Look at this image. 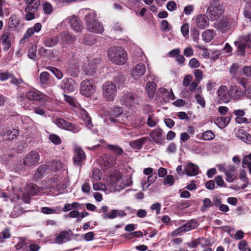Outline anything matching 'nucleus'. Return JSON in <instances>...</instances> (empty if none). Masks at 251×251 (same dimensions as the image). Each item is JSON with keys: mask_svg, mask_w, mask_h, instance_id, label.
<instances>
[{"mask_svg": "<svg viewBox=\"0 0 251 251\" xmlns=\"http://www.w3.org/2000/svg\"><path fill=\"white\" fill-rule=\"evenodd\" d=\"M103 97L107 101H113L117 94V87L114 83L107 81L102 85Z\"/></svg>", "mask_w": 251, "mask_h": 251, "instance_id": "obj_5", "label": "nucleus"}, {"mask_svg": "<svg viewBox=\"0 0 251 251\" xmlns=\"http://www.w3.org/2000/svg\"><path fill=\"white\" fill-rule=\"evenodd\" d=\"M195 98L196 99L197 102L201 105L202 107H205V102L204 98L201 96L200 94H197L195 95Z\"/></svg>", "mask_w": 251, "mask_h": 251, "instance_id": "obj_63", "label": "nucleus"}, {"mask_svg": "<svg viewBox=\"0 0 251 251\" xmlns=\"http://www.w3.org/2000/svg\"><path fill=\"white\" fill-rule=\"evenodd\" d=\"M10 33L8 32H5L1 37V40L3 46V50L7 51L11 47V42L9 40Z\"/></svg>", "mask_w": 251, "mask_h": 251, "instance_id": "obj_27", "label": "nucleus"}, {"mask_svg": "<svg viewBox=\"0 0 251 251\" xmlns=\"http://www.w3.org/2000/svg\"><path fill=\"white\" fill-rule=\"evenodd\" d=\"M86 28L90 32L101 34L104 30L102 24L96 19L94 11H90L85 17Z\"/></svg>", "mask_w": 251, "mask_h": 251, "instance_id": "obj_1", "label": "nucleus"}, {"mask_svg": "<svg viewBox=\"0 0 251 251\" xmlns=\"http://www.w3.org/2000/svg\"><path fill=\"white\" fill-rule=\"evenodd\" d=\"M140 100V98L132 93L125 94L122 99V102L127 106L138 105L139 104Z\"/></svg>", "mask_w": 251, "mask_h": 251, "instance_id": "obj_9", "label": "nucleus"}, {"mask_svg": "<svg viewBox=\"0 0 251 251\" xmlns=\"http://www.w3.org/2000/svg\"><path fill=\"white\" fill-rule=\"evenodd\" d=\"M246 47V44L238 45L237 49V55L238 56H243L245 53Z\"/></svg>", "mask_w": 251, "mask_h": 251, "instance_id": "obj_44", "label": "nucleus"}, {"mask_svg": "<svg viewBox=\"0 0 251 251\" xmlns=\"http://www.w3.org/2000/svg\"><path fill=\"white\" fill-rule=\"evenodd\" d=\"M27 55L29 58L35 60L36 58V47H31L28 50Z\"/></svg>", "mask_w": 251, "mask_h": 251, "instance_id": "obj_50", "label": "nucleus"}, {"mask_svg": "<svg viewBox=\"0 0 251 251\" xmlns=\"http://www.w3.org/2000/svg\"><path fill=\"white\" fill-rule=\"evenodd\" d=\"M146 71L145 65L143 63H139L132 69V77L134 79H138L145 74Z\"/></svg>", "mask_w": 251, "mask_h": 251, "instance_id": "obj_16", "label": "nucleus"}, {"mask_svg": "<svg viewBox=\"0 0 251 251\" xmlns=\"http://www.w3.org/2000/svg\"><path fill=\"white\" fill-rule=\"evenodd\" d=\"M59 180L58 176H53L51 177L48 183L50 186V188H54L55 187H57V182Z\"/></svg>", "mask_w": 251, "mask_h": 251, "instance_id": "obj_56", "label": "nucleus"}, {"mask_svg": "<svg viewBox=\"0 0 251 251\" xmlns=\"http://www.w3.org/2000/svg\"><path fill=\"white\" fill-rule=\"evenodd\" d=\"M48 69L58 79L63 77V73L59 69L53 67H48Z\"/></svg>", "mask_w": 251, "mask_h": 251, "instance_id": "obj_41", "label": "nucleus"}, {"mask_svg": "<svg viewBox=\"0 0 251 251\" xmlns=\"http://www.w3.org/2000/svg\"><path fill=\"white\" fill-rule=\"evenodd\" d=\"M212 203L210 200L208 198L205 199L203 201V205L201 207L202 211H205L208 207H211Z\"/></svg>", "mask_w": 251, "mask_h": 251, "instance_id": "obj_54", "label": "nucleus"}, {"mask_svg": "<svg viewBox=\"0 0 251 251\" xmlns=\"http://www.w3.org/2000/svg\"><path fill=\"white\" fill-rule=\"evenodd\" d=\"M215 134L211 130H207L202 133V139L206 141H210L215 138Z\"/></svg>", "mask_w": 251, "mask_h": 251, "instance_id": "obj_42", "label": "nucleus"}, {"mask_svg": "<svg viewBox=\"0 0 251 251\" xmlns=\"http://www.w3.org/2000/svg\"><path fill=\"white\" fill-rule=\"evenodd\" d=\"M11 234L9 229L8 228L4 229L0 233V243H3L5 239L9 238Z\"/></svg>", "mask_w": 251, "mask_h": 251, "instance_id": "obj_39", "label": "nucleus"}, {"mask_svg": "<svg viewBox=\"0 0 251 251\" xmlns=\"http://www.w3.org/2000/svg\"><path fill=\"white\" fill-rule=\"evenodd\" d=\"M107 149L118 155L122 154L124 152L123 150L117 145H108Z\"/></svg>", "mask_w": 251, "mask_h": 251, "instance_id": "obj_40", "label": "nucleus"}, {"mask_svg": "<svg viewBox=\"0 0 251 251\" xmlns=\"http://www.w3.org/2000/svg\"><path fill=\"white\" fill-rule=\"evenodd\" d=\"M191 36L194 42L198 43L199 40V36L200 35V31L195 27L193 28L191 30Z\"/></svg>", "mask_w": 251, "mask_h": 251, "instance_id": "obj_53", "label": "nucleus"}, {"mask_svg": "<svg viewBox=\"0 0 251 251\" xmlns=\"http://www.w3.org/2000/svg\"><path fill=\"white\" fill-rule=\"evenodd\" d=\"M236 24L232 19L223 18L214 24V27L223 33H225L235 26Z\"/></svg>", "mask_w": 251, "mask_h": 251, "instance_id": "obj_6", "label": "nucleus"}, {"mask_svg": "<svg viewBox=\"0 0 251 251\" xmlns=\"http://www.w3.org/2000/svg\"><path fill=\"white\" fill-rule=\"evenodd\" d=\"M108 56L110 61L117 65H123L127 60V54L121 47H114L109 49Z\"/></svg>", "mask_w": 251, "mask_h": 251, "instance_id": "obj_2", "label": "nucleus"}, {"mask_svg": "<svg viewBox=\"0 0 251 251\" xmlns=\"http://www.w3.org/2000/svg\"><path fill=\"white\" fill-rule=\"evenodd\" d=\"M198 226V222L194 220H191L189 222L182 226L184 232L189 231L196 228Z\"/></svg>", "mask_w": 251, "mask_h": 251, "instance_id": "obj_34", "label": "nucleus"}, {"mask_svg": "<svg viewBox=\"0 0 251 251\" xmlns=\"http://www.w3.org/2000/svg\"><path fill=\"white\" fill-rule=\"evenodd\" d=\"M36 189H25V191H23L22 190L20 191L19 193L15 195L10 200L12 202L20 203L19 201L21 200V196L22 199L25 203H29L31 197L34 196L35 192H34Z\"/></svg>", "mask_w": 251, "mask_h": 251, "instance_id": "obj_7", "label": "nucleus"}, {"mask_svg": "<svg viewBox=\"0 0 251 251\" xmlns=\"http://www.w3.org/2000/svg\"><path fill=\"white\" fill-rule=\"evenodd\" d=\"M100 62V58H95L89 61L88 64L85 67L84 71L86 75H93L97 69V65Z\"/></svg>", "mask_w": 251, "mask_h": 251, "instance_id": "obj_15", "label": "nucleus"}, {"mask_svg": "<svg viewBox=\"0 0 251 251\" xmlns=\"http://www.w3.org/2000/svg\"><path fill=\"white\" fill-rule=\"evenodd\" d=\"M70 233H71V231H64L61 232L56 237V242L58 244H62L68 241L70 239Z\"/></svg>", "mask_w": 251, "mask_h": 251, "instance_id": "obj_31", "label": "nucleus"}, {"mask_svg": "<svg viewBox=\"0 0 251 251\" xmlns=\"http://www.w3.org/2000/svg\"><path fill=\"white\" fill-rule=\"evenodd\" d=\"M184 171L187 176H195L199 174V168L197 165L190 162L186 165Z\"/></svg>", "mask_w": 251, "mask_h": 251, "instance_id": "obj_25", "label": "nucleus"}, {"mask_svg": "<svg viewBox=\"0 0 251 251\" xmlns=\"http://www.w3.org/2000/svg\"><path fill=\"white\" fill-rule=\"evenodd\" d=\"M114 81L117 83L118 86L123 85L126 80L125 76L122 74L117 75L114 78Z\"/></svg>", "mask_w": 251, "mask_h": 251, "instance_id": "obj_49", "label": "nucleus"}, {"mask_svg": "<svg viewBox=\"0 0 251 251\" xmlns=\"http://www.w3.org/2000/svg\"><path fill=\"white\" fill-rule=\"evenodd\" d=\"M231 99L234 100H239L245 97L244 89L237 85H230L229 87Z\"/></svg>", "mask_w": 251, "mask_h": 251, "instance_id": "obj_11", "label": "nucleus"}, {"mask_svg": "<svg viewBox=\"0 0 251 251\" xmlns=\"http://www.w3.org/2000/svg\"><path fill=\"white\" fill-rule=\"evenodd\" d=\"M230 119L231 118L229 116L226 117H219L215 120V123L219 128H224L229 123Z\"/></svg>", "mask_w": 251, "mask_h": 251, "instance_id": "obj_30", "label": "nucleus"}, {"mask_svg": "<svg viewBox=\"0 0 251 251\" xmlns=\"http://www.w3.org/2000/svg\"><path fill=\"white\" fill-rule=\"evenodd\" d=\"M27 4L25 8V12L34 13L36 11L38 7L40 4V0H25Z\"/></svg>", "mask_w": 251, "mask_h": 251, "instance_id": "obj_24", "label": "nucleus"}, {"mask_svg": "<svg viewBox=\"0 0 251 251\" xmlns=\"http://www.w3.org/2000/svg\"><path fill=\"white\" fill-rule=\"evenodd\" d=\"M40 160V155L36 151H31L28 152L24 159V165L30 167L38 164Z\"/></svg>", "mask_w": 251, "mask_h": 251, "instance_id": "obj_8", "label": "nucleus"}, {"mask_svg": "<svg viewBox=\"0 0 251 251\" xmlns=\"http://www.w3.org/2000/svg\"><path fill=\"white\" fill-rule=\"evenodd\" d=\"M96 86L92 79L83 80L80 86V94L86 97H91L96 92Z\"/></svg>", "mask_w": 251, "mask_h": 251, "instance_id": "obj_4", "label": "nucleus"}, {"mask_svg": "<svg viewBox=\"0 0 251 251\" xmlns=\"http://www.w3.org/2000/svg\"><path fill=\"white\" fill-rule=\"evenodd\" d=\"M158 96L165 102H168L170 100H174V95L172 90L169 91L164 88H160L158 90Z\"/></svg>", "mask_w": 251, "mask_h": 251, "instance_id": "obj_20", "label": "nucleus"}, {"mask_svg": "<svg viewBox=\"0 0 251 251\" xmlns=\"http://www.w3.org/2000/svg\"><path fill=\"white\" fill-rule=\"evenodd\" d=\"M200 63L196 58H191L189 62V66L193 69L198 68L200 66Z\"/></svg>", "mask_w": 251, "mask_h": 251, "instance_id": "obj_55", "label": "nucleus"}, {"mask_svg": "<svg viewBox=\"0 0 251 251\" xmlns=\"http://www.w3.org/2000/svg\"><path fill=\"white\" fill-rule=\"evenodd\" d=\"M73 158L75 165L80 167L81 166L82 162L85 159V154L84 152L80 148H76Z\"/></svg>", "mask_w": 251, "mask_h": 251, "instance_id": "obj_18", "label": "nucleus"}, {"mask_svg": "<svg viewBox=\"0 0 251 251\" xmlns=\"http://www.w3.org/2000/svg\"><path fill=\"white\" fill-rule=\"evenodd\" d=\"M49 140L51 142L55 145H59L61 143V138L56 134H51L49 136Z\"/></svg>", "mask_w": 251, "mask_h": 251, "instance_id": "obj_47", "label": "nucleus"}, {"mask_svg": "<svg viewBox=\"0 0 251 251\" xmlns=\"http://www.w3.org/2000/svg\"><path fill=\"white\" fill-rule=\"evenodd\" d=\"M197 26L201 29H203L209 25V20L208 17L205 14H200L195 19Z\"/></svg>", "mask_w": 251, "mask_h": 251, "instance_id": "obj_19", "label": "nucleus"}, {"mask_svg": "<svg viewBox=\"0 0 251 251\" xmlns=\"http://www.w3.org/2000/svg\"><path fill=\"white\" fill-rule=\"evenodd\" d=\"M71 27L77 32H81L83 28L81 20L75 16L68 18Z\"/></svg>", "mask_w": 251, "mask_h": 251, "instance_id": "obj_17", "label": "nucleus"}, {"mask_svg": "<svg viewBox=\"0 0 251 251\" xmlns=\"http://www.w3.org/2000/svg\"><path fill=\"white\" fill-rule=\"evenodd\" d=\"M215 35L216 33L214 30L207 29L202 33V40L205 42H209Z\"/></svg>", "mask_w": 251, "mask_h": 251, "instance_id": "obj_33", "label": "nucleus"}, {"mask_svg": "<svg viewBox=\"0 0 251 251\" xmlns=\"http://www.w3.org/2000/svg\"><path fill=\"white\" fill-rule=\"evenodd\" d=\"M123 113V110L121 107H115L109 113V117L105 120L107 124H109V121L114 124L121 122L120 117Z\"/></svg>", "mask_w": 251, "mask_h": 251, "instance_id": "obj_10", "label": "nucleus"}, {"mask_svg": "<svg viewBox=\"0 0 251 251\" xmlns=\"http://www.w3.org/2000/svg\"><path fill=\"white\" fill-rule=\"evenodd\" d=\"M223 12V5L219 0L211 1L207 10V13L212 21L218 19Z\"/></svg>", "mask_w": 251, "mask_h": 251, "instance_id": "obj_3", "label": "nucleus"}, {"mask_svg": "<svg viewBox=\"0 0 251 251\" xmlns=\"http://www.w3.org/2000/svg\"><path fill=\"white\" fill-rule=\"evenodd\" d=\"M54 123L58 127L65 130L73 131L75 129L74 124L69 123L63 119L57 118L55 120Z\"/></svg>", "mask_w": 251, "mask_h": 251, "instance_id": "obj_21", "label": "nucleus"}, {"mask_svg": "<svg viewBox=\"0 0 251 251\" xmlns=\"http://www.w3.org/2000/svg\"><path fill=\"white\" fill-rule=\"evenodd\" d=\"M122 173L117 170L110 172L108 176L104 178L105 183L108 185H113L118 182L122 178Z\"/></svg>", "mask_w": 251, "mask_h": 251, "instance_id": "obj_12", "label": "nucleus"}, {"mask_svg": "<svg viewBox=\"0 0 251 251\" xmlns=\"http://www.w3.org/2000/svg\"><path fill=\"white\" fill-rule=\"evenodd\" d=\"M83 43L86 45H91L94 44L93 36L90 34L86 35L83 38Z\"/></svg>", "mask_w": 251, "mask_h": 251, "instance_id": "obj_52", "label": "nucleus"}, {"mask_svg": "<svg viewBox=\"0 0 251 251\" xmlns=\"http://www.w3.org/2000/svg\"><path fill=\"white\" fill-rule=\"evenodd\" d=\"M218 96L219 99L224 103H228L231 99L229 89L228 90L226 86L222 85L219 88Z\"/></svg>", "mask_w": 251, "mask_h": 251, "instance_id": "obj_14", "label": "nucleus"}, {"mask_svg": "<svg viewBox=\"0 0 251 251\" xmlns=\"http://www.w3.org/2000/svg\"><path fill=\"white\" fill-rule=\"evenodd\" d=\"M239 69V65L237 64H233L229 69V73L231 75V77L233 78H237V72Z\"/></svg>", "mask_w": 251, "mask_h": 251, "instance_id": "obj_43", "label": "nucleus"}, {"mask_svg": "<svg viewBox=\"0 0 251 251\" xmlns=\"http://www.w3.org/2000/svg\"><path fill=\"white\" fill-rule=\"evenodd\" d=\"M225 175L226 176V180L228 182H232L236 178V175L234 173L226 172Z\"/></svg>", "mask_w": 251, "mask_h": 251, "instance_id": "obj_64", "label": "nucleus"}, {"mask_svg": "<svg viewBox=\"0 0 251 251\" xmlns=\"http://www.w3.org/2000/svg\"><path fill=\"white\" fill-rule=\"evenodd\" d=\"M116 163V158L112 156L110 154H105L103 158V169L106 170L109 168L112 167Z\"/></svg>", "mask_w": 251, "mask_h": 251, "instance_id": "obj_23", "label": "nucleus"}, {"mask_svg": "<svg viewBox=\"0 0 251 251\" xmlns=\"http://www.w3.org/2000/svg\"><path fill=\"white\" fill-rule=\"evenodd\" d=\"M148 139V137H144L137 140L131 141L129 143V145L134 149L140 150Z\"/></svg>", "mask_w": 251, "mask_h": 251, "instance_id": "obj_28", "label": "nucleus"}, {"mask_svg": "<svg viewBox=\"0 0 251 251\" xmlns=\"http://www.w3.org/2000/svg\"><path fill=\"white\" fill-rule=\"evenodd\" d=\"M23 209L19 205H16L14 207L11 215L12 218H16L24 213Z\"/></svg>", "mask_w": 251, "mask_h": 251, "instance_id": "obj_38", "label": "nucleus"}, {"mask_svg": "<svg viewBox=\"0 0 251 251\" xmlns=\"http://www.w3.org/2000/svg\"><path fill=\"white\" fill-rule=\"evenodd\" d=\"M58 40L56 37H47L44 41V45L48 47H52L57 44Z\"/></svg>", "mask_w": 251, "mask_h": 251, "instance_id": "obj_35", "label": "nucleus"}, {"mask_svg": "<svg viewBox=\"0 0 251 251\" xmlns=\"http://www.w3.org/2000/svg\"><path fill=\"white\" fill-rule=\"evenodd\" d=\"M156 87L157 85L154 82L149 81L147 83L146 89L148 97L152 99L154 97Z\"/></svg>", "mask_w": 251, "mask_h": 251, "instance_id": "obj_29", "label": "nucleus"}, {"mask_svg": "<svg viewBox=\"0 0 251 251\" xmlns=\"http://www.w3.org/2000/svg\"><path fill=\"white\" fill-rule=\"evenodd\" d=\"M194 74L197 81L200 82L202 80L203 74L201 70L200 69H196L194 71Z\"/></svg>", "mask_w": 251, "mask_h": 251, "instance_id": "obj_58", "label": "nucleus"}, {"mask_svg": "<svg viewBox=\"0 0 251 251\" xmlns=\"http://www.w3.org/2000/svg\"><path fill=\"white\" fill-rule=\"evenodd\" d=\"M237 137L243 142L251 144V135L242 129L238 130Z\"/></svg>", "mask_w": 251, "mask_h": 251, "instance_id": "obj_32", "label": "nucleus"}, {"mask_svg": "<svg viewBox=\"0 0 251 251\" xmlns=\"http://www.w3.org/2000/svg\"><path fill=\"white\" fill-rule=\"evenodd\" d=\"M237 80L238 83L241 84L244 89L246 87V85L248 82V79L246 78L243 76H237V78H235Z\"/></svg>", "mask_w": 251, "mask_h": 251, "instance_id": "obj_61", "label": "nucleus"}, {"mask_svg": "<svg viewBox=\"0 0 251 251\" xmlns=\"http://www.w3.org/2000/svg\"><path fill=\"white\" fill-rule=\"evenodd\" d=\"M147 125L150 127H154L157 124V121L156 118L153 116V114L150 115L148 117L147 122Z\"/></svg>", "mask_w": 251, "mask_h": 251, "instance_id": "obj_51", "label": "nucleus"}, {"mask_svg": "<svg viewBox=\"0 0 251 251\" xmlns=\"http://www.w3.org/2000/svg\"><path fill=\"white\" fill-rule=\"evenodd\" d=\"M162 130L160 128L153 130L150 133V136L157 144L161 145L164 138L162 135Z\"/></svg>", "mask_w": 251, "mask_h": 251, "instance_id": "obj_22", "label": "nucleus"}, {"mask_svg": "<svg viewBox=\"0 0 251 251\" xmlns=\"http://www.w3.org/2000/svg\"><path fill=\"white\" fill-rule=\"evenodd\" d=\"M40 55L49 57L51 58L54 57L53 51L51 50L46 49L43 47L41 48L38 50Z\"/></svg>", "mask_w": 251, "mask_h": 251, "instance_id": "obj_36", "label": "nucleus"}, {"mask_svg": "<svg viewBox=\"0 0 251 251\" xmlns=\"http://www.w3.org/2000/svg\"><path fill=\"white\" fill-rule=\"evenodd\" d=\"M43 9L46 14H50L52 11V5L50 3L46 2L43 4Z\"/></svg>", "mask_w": 251, "mask_h": 251, "instance_id": "obj_62", "label": "nucleus"}, {"mask_svg": "<svg viewBox=\"0 0 251 251\" xmlns=\"http://www.w3.org/2000/svg\"><path fill=\"white\" fill-rule=\"evenodd\" d=\"M60 87L65 92H73L76 88V83L71 78H66L60 83Z\"/></svg>", "mask_w": 251, "mask_h": 251, "instance_id": "obj_13", "label": "nucleus"}, {"mask_svg": "<svg viewBox=\"0 0 251 251\" xmlns=\"http://www.w3.org/2000/svg\"><path fill=\"white\" fill-rule=\"evenodd\" d=\"M18 133L17 129L12 128V129H8L6 131L4 136H6V139L9 140H12L16 137Z\"/></svg>", "mask_w": 251, "mask_h": 251, "instance_id": "obj_37", "label": "nucleus"}, {"mask_svg": "<svg viewBox=\"0 0 251 251\" xmlns=\"http://www.w3.org/2000/svg\"><path fill=\"white\" fill-rule=\"evenodd\" d=\"M117 211L116 209H113L111 210L109 213H104L103 215V218L104 219H113L114 218H115L117 217Z\"/></svg>", "mask_w": 251, "mask_h": 251, "instance_id": "obj_46", "label": "nucleus"}, {"mask_svg": "<svg viewBox=\"0 0 251 251\" xmlns=\"http://www.w3.org/2000/svg\"><path fill=\"white\" fill-rule=\"evenodd\" d=\"M19 20L15 16H11L9 19V25L11 28H15L19 25Z\"/></svg>", "mask_w": 251, "mask_h": 251, "instance_id": "obj_48", "label": "nucleus"}, {"mask_svg": "<svg viewBox=\"0 0 251 251\" xmlns=\"http://www.w3.org/2000/svg\"><path fill=\"white\" fill-rule=\"evenodd\" d=\"M163 183L165 185L168 184L170 186L173 185L174 183V178L172 175L167 176L163 180Z\"/></svg>", "mask_w": 251, "mask_h": 251, "instance_id": "obj_60", "label": "nucleus"}, {"mask_svg": "<svg viewBox=\"0 0 251 251\" xmlns=\"http://www.w3.org/2000/svg\"><path fill=\"white\" fill-rule=\"evenodd\" d=\"M49 79V74L47 72H43L40 75V80L42 84H46Z\"/></svg>", "mask_w": 251, "mask_h": 251, "instance_id": "obj_45", "label": "nucleus"}, {"mask_svg": "<svg viewBox=\"0 0 251 251\" xmlns=\"http://www.w3.org/2000/svg\"><path fill=\"white\" fill-rule=\"evenodd\" d=\"M101 176H102V173L99 169H96L94 170L93 174H92V178L94 180H95L96 181L100 180L101 178Z\"/></svg>", "mask_w": 251, "mask_h": 251, "instance_id": "obj_57", "label": "nucleus"}, {"mask_svg": "<svg viewBox=\"0 0 251 251\" xmlns=\"http://www.w3.org/2000/svg\"><path fill=\"white\" fill-rule=\"evenodd\" d=\"M45 95L39 92L30 91L26 93V97L30 100L40 101L44 98Z\"/></svg>", "mask_w": 251, "mask_h": 251, "instance_id": "obj_26", "label": "nucleus"}, {"mask_svg": "<svg viewBox=\"0 0 251 251\" xmlns=\"http://www.w3.org/2000/svg\"><path fill=\"white\" fill-rule=\"evenodd\" d=\"M161 29L164 31H168L170 30L171 26H170L167 20H163L161 24Z\"/></svg>", "mask_w": 251, "mask_h": 251, "instance_id": "obj_59", "label": "nucleus"}]
</instances>
